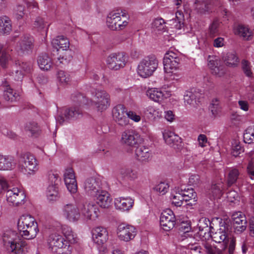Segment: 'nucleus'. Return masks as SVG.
I'll use <instances>...</instances> for the list:
<instances>
[{
  "mask_svg": "<svg viewBox=\"0 0 254 254\" xmlns=\"http://www.w3.org/2000/svg\"><path fill=\"white\" fill-rule=\"evenodd\" d=\"M93 100H89L80 94H78L76 98L73 99L74 101L79 102L80 105L86 104L94 105L96 109L100 112L106 110L110 105V96L105 90H96L93 93Z\"/></svg>",
  "mask_w": 254,
  "mask_h": 254,
  "instance_id": "obj_1",
  "label": "nucleus"
},
{
  "mask_svg": "<svg viewBox=\"0 0 254 254\" xmlns=\"http://www.w3.org/2000/svg\"><path fill=\"white\" fill-rule=\"evenodd\" d=\"M7 180L0 175V195L6 191V197L10 205L18 206L25 202L26 195L23 190L17 188L9 189Z\"/></svg>",
  "mask_w": 254,
  "mask_h": 254,
  "instance_id": "obj_2",
  "label": "nucleus"
},
{
  "mask_svg": "<svg viewBox=\"0 0 254 254\" xmlns=\"http://www.w3.org/2000/svg\"><path fill=\"white\" fill-rule=\"evenodd\" d=\"M211 237L213 241L217 243H223V250H220L215 247L212 246L209 244H206L204 246L205 249L208 254H223V251L225 250L227 246L228 232L225 227H221L217 230L216 232L210 234Z\"/></svg>",
  "mask_w": 254,
  "mask_h": 254,
  "instance_id": "obj_3",
  "label": "nucleus"
},
{
  "mask_svg": "<svg viewBox=\"0 0 254 254\" xmlns=\"http://www.w3.org/2000/svg\"><path fill=\"white\" fill-rule=\"evenodd\" d=\"M48 244L51 251L57 254H70L69 245L61 235L53 233L49 235Z\"/></svg>",
  "mask_w": 254,
  "mask_h": 254,
  "instance_id": "obj_4",
  "label": "nucleus"
},
{
  "mask_svg": "<svg viewBox=\"0 0 254 254\" xmlns=\"http://www.w3.org/2000/svg\"><path fill=\"white\" fill-rule=\"evenodd\" d=\"M158 62L155 56L151 55L141 60L137 67V73L142 78L151 76L157 68Z\"/></svg>",
  "mask_w": 254,
  "mask_h": 254,
  "instance_id": "obj_5",
  "label": "nucleus"
},
{
  "mask_svg": "<svg viewBox=\"0 0 254 254\" xmlns=\"http://www.w3.org/2000/svg\"><path fill=\"white\" fill-rule=\"evenodd\" d=\"M37 160L29 153L21 154L18 161V169L24 174L33 175L38 170Z\"/></svg>",
  "mask_w": 254,
  "mask_h": 254,
  "instance_id": "obj_6",
  "label": "nucleus"
},
{
  "mask_svg": "<svg viewBox=\"0 0 254 254\" xmlns=\"http://www.w3.org/2000/svg\"><path fill=\"white\" fill-rule=\"evenodd\" d=\"M16 238L17 233L15 232L7 230L3 234L2 242L7 251L18 254L19 252L17 251V248L20 245L17 243Z\"/></svg>",
  "mask_w": 254,
  "mask_h": 254,
  "instance_id": "obj_7",
  "label": "nucleus"
},
{
  "mask_svg": "<svg viewBox=\"0 0 254 254\" xmlns=\"http://www.w3.org/2000/svg\"><path fill=\"white\" fill-rule=\"evenodd\" d=\"M121 141L126 145L136 147L142 143V139L136 131L129 129L125 130L122 133Z\"/></svg>",
  "mask_w": 254,
  "mask_h": 254,
  "instance_id": "obj_8",
  "label": "nucleus"
},
{
  "mask_svg": "<svg viewBox=\"0 0 254 254\" xmlns=\"http://www.w3.org/2000/svg\"><path fill=\"white\" fill-rule=\"evenodd\" d=\"M80 204H67L62 209L63 215L69 221L76 222L81 218Z\"/></svg>",
  "mask_w": 254,
  "mask_h": 254,
  "instance_id": "obj_9",
  "label": "nucleus"
},
{
  "mask_svg": "<svg viewBox=\"0 0 254 254\" xmlns=\"http://www.w3.org/2000/svg\"><path fill=\"white\" fill-rule=\"evenodd\" d=\"M126 61L124 53H112L108 57L107 64L110 69L117 70L125 66Z\"/></svg>",
  "mask_w": 254,
  "mask_h": 254,
  "instance_id": "obj_10",
  "label": "nucleus"
},
{
  "mask_svg": "<svg viewBox=\"0 0 254 254\" xmlns=\"http://www.w3.org/2000/svg\"><path fill=\"white\" fill-rule=\"evenodd\" d=\"M126 108L123 105L119 104L113 109V117L116 123L120 126L125 127L128 125L129 120L126 116Z\"/></svg>",
  "mask_w": 254,
  "mask_h": 254,
  "instance_id": "obj_11",
  "label": "nucleus"
},
{
  "mask_svg": "<svg viewBox=\"0 0 254 254\" xmlns=\"http://www.w3.org/2000/svg\"><path fill=\"white\" fill-rule=\"evenodd\" d=\"M160 223L165 231L172 229L176 224V217L173 212L170 209L164 211L161 214Z\"/></svg>",
  "mask_w": 254,
  "mask_h": 254,
  "instance_id": "obj_12",
  "label": "nucleus"
},
{
  "mask_svg": "<svg viewBox=\"0 0 254 254\" xmlns=\"http://www.w3.org/2000/svg\"><path fill=\"white\" fill-rule=\"evenodd\" d=\"M117 233L121 240L128 242L134 238L136 231L133 226L122 224L119 226Z\"/></svg>",
  "mask_w": 254,
  "mask_h": 254,
  "instance_id": "obj_13",
  "label": "nucleus"
},
{
  "mask_svg": "<svg viewBox=\"0 0 254 254\" xmlns=\"http://www.w3.org/2000/svg\"><path fill=\"white\" fill-rule=\"evenodd\" d=\"M81 217L84 219L94 220L98 217L99 211L96 205L88 203L86 205L80 204Z\"/></svg>",
  "mask_w": 254,
  "mask_h": 254,
  "instance_id": "obj_14",
  "label": "nucleus"
},
{
  "mask_svg": "<svg viewBox=\"0 0 254 254\" xmlns=\"http://www.w3.org/2000/svg\"><path fill=\"white\" fill-rule=\"evenodd\" d=\"M233 227L235 232L241 233L247 228V221L245 215L241 212H236L232 216Z\"/></svg>",
  "mask_w": 254,
  "mask_h": 254,
  "instance_id": "obj_15",
  "label": "nucleus"
},
{
  "mask_svg": "<svg viewBox=\"0 0 254 254\" xmlns=\"http://www.w3.org/2000/svg\"><path fill=\"white\" fill-rule=\"evenodd\" d=\"M92 234L94 242L99 246H102L108 240V231L105 227H96L92 229Z\"/></svg>",
  "mask_w": 254,
  "mask_h": 254,
  "instance_id": "obj_16",
  "label": "nucleus"
},
{
  "mask_svg": "<svg viewBox=\"0 0 254 254\" xmlns=\"http://www.w3.org/2000/svg\"><path fill=\"white\" fill-rule=\"evenodd\" d=\"M101 181L99 179L91 177L86 180L84 189L86 193L90 196H94L101 190Z\"/></svg>",
  "mask_w": 254,
  "mask_h": 254,
  "instance_id": "obj_17",
  "label": "nucleus"
},
{
  "mask_svg": "<svg viewBox=\"0 0 254 254\" xmlns=\"http://www.w3.org/2000/svg\"><path fill=\"white\" fill-rule=\"evenodd\" d=\"M64 180L68 191L71 193H75L77 190V185L72 169L69 168L65 170Z\"/></svg>",
  "mask_w": 254,
  "mask_h": 254,
  "instance_id": "obj_18",
  "label": "nucleus"
},
{
  "mask_svg": "<svg viewBox=\"0 0 254 254\" xmlns=\"http://www.w3.org/2000/svg\"><path fill=\"white\" fill-rule=\"evenodd\" d=\"M34 39L29 35L22 36L18 43L19 52L22 54H27L31 52L34 47Z\"/></svg>",
  "mask_w": 254,
  "mask_h": 254,
  "instance_id": "obj_19",
  "label": "nucleus"
},
{
  "mask_svg": "<svg viewBox=\"0 0 254 254\" xmlns=\"http://www.w3.org/2000/svg\"><path fill=\"white\" fill-rule=\"evenodd\" d=\"M208 66L212 74L218 77L223 76L226 72L224 66L220 64V61L215 57H209L208 60Z\"/></svg>",
  "mask_w": 254,
  "mask_h": 254,
  "instance_id": "obj_20",
  "label": "nucleus"
},
{
  "mask_svg": "<svg viewBox=\"0 0 254 254\" xmlns=\"http://www.w3.org/2000/svg\"><path fill=\"white\" fill-rule=\"evenodd\" d=\"M64 117L59 116L57 120L60 124H63L65 120L76 119L81 117L82 111L79 108L73 107L66 109L64 113Z\"/></svg>",
  "mask_w": 254,
  "mask_h": 254,
  "instance_id": "obj_21",
  "label": "nucleus"
},
{
  "mask_svg": "<svg viewBox=\"0 0 254 254\" xmlns=\"http://www.w3.org/2000/svg\"><path fill=\"white\" fill-rule=\"evenodd\" d=\"M0 89L3 91V97L5 101L13 102L17 100L18 95L10 87L7 81H2Z\"/></svg>",
  "mask_w": 254,
  "mask_h": 254,
  "instance_id": "obj_22",
  "label": "nucleus"
},
{
  "mask_svg": "<svg viewBox=\"0 0 254 254\" xmlns=\"http://www.w3.org/2000/svg\"><path fill=\"white\" fill-rule=\"evenodd\" d=\"M242 178V174L240 171L237 168L232 167L228 170L226 177V184L227 187H230L234 185L238 184Z\"/></svg>",
  "mask_w": 254,
  "mask_h": 254,
  "instance_id": "obj_23",
  "label": "nucleus"
},
{
  "mask_svg": "<svg viewBox=\"0 0 254 254\" xmlns=\"http://www.w3.org/2000/svg\"><path fill=\"white\" fill-rule=\"evenodd\" d=\"M114 203L117 209L122 211H128L132 207L134 200L130 197H120L115 199Z\"/></svg>",
  "mask_w": 254,
  "mask_h": 254,
  "instance_id": "obj_24",
  "label": "nucleus"
},
{
  "mask_svg": "<svg viewBox=\"0 0 254 254\" xmlns=\"http://www.w3.org/2000/svg\"><path fill=\"white\" fill-rule=\"evenodd\" d=\"M201 95V94L196 89L187 91L184 97L185 103L195 107L197 104V102H199Z\"/></svg>",
  "mask_w": 254,
  "mask_h": 254,
  "instance_id": "obj_25",
  "label": "nucleus"
},
{
  "mask_svg": "<svg viewBox=\"0 0 254 254\" xmlns=\"http://www.w3.org/2000/svg\"><path fill=\"white\" fill-rule=\"evenodd\" d=\"M93 196L96 197L97 203L101 207L108 208L111 204L112 198L110 194L105 190H101Z\"/></svg>",
  "mask_w": 254,
  "mask_h": 254,
  "instance_id": "obj_26",
  "label": "nucleus"
},
{
  "mask_svg": "<svg viewBox=\"0 0 254 254\" xmlns=\"http://www.w3.org/2000/svg\"><path fill=\"white\" fill-rule=\"evenodd\" d=\"M135 156L139 161L148 162L151 159L152 153L148 148L142 146L136 149Z\"/></svg>",
  "mask_w": 254,
  "mask_h": 254,
  "instance_id": "obj_27",
  "label": "nucleus"
},
{
  "mask_svg": "<svg viewBox=\"0 0 254 254\" xmlns=\"http://www.w3.org/2000/svg\"><path fill=\"white\" fill-rule=\"evenodd\" d=\"M15 166V163L12 157L0 154V171L12 170Z\"/></svg>",
  "mask_w": 254,
  "mask_h": 254,
  "instance_id": "obj_28",
  "label": "nucleus"
},
{
  "mask_svg": "<svg viewBox=\"0 0 254 254\" xmlns=\"http://www.w3.org/2000/svg\"><path fill=\"white\" fill-rule=\"evenodd\" d=\"M60 55L56 62L58 66L62 67V65L67 64L72 59L73 52L68 49L59 51Z\"/></svg>",
  "mask_w": 254,
  "mask_h": 254,
  "instance_id": "obj_29",
  "label": "nucleus"
},
{
  "mask_svg": "<svg viewBox=\"0 0 254 254\" xmlns=\"http://www.w3.org/2000/svg\"><path fill=\"white\" fill-rule=\"evenodd\" d=\"M163 136L165 142L171 146L178 145L181 142V137L169 130H165Z\"/></svg>",
  "mask_w": 254,
  "mask_h": 254,
  "instance_id": "obj_30",
  "label": "nucleus"
},
{
  "mask_svg": "<svg viewBox=\"0 0 254 254\" xmlns=\"http://www.w3.org/2000/svg\"><path fill=\"white\" fill-rule=\"evenodd\" d=\"M123 11L119 10L112 11L108 15L106 19L107 26L112 30L117 29V24L118 20L120 19Z\"/></svg>",
  "mask_w": 254,
  "mask_h": 254,
  "instance_id": "obj_31",
  "label": "nucleus"
},
{
  "mask_svg": "<svg viewBox=\"0 0 254 254\" xmlns=\"http://www.w3.org/2000/svg\"><path fill=\"white\" fill-rule=\"evenodd\" d=\"M12 31L10 19L5 15L0 17V35H8Z\"/></svg>",
  "mask_w": 254,
  "mask_h": 254,
  "instance_id": "obj_32",
  "label": "nucleus"
},
{
  "mask_svg": "<svg viewBox=\"0 0 254 254\" xmlns=\"http://www.w3.org/2000/svg\"><path fill=\"white\" fill-rule=\"evenodd\" d=\"M39 232V228L37 223H32L27 228L23 229L20 232V234L22 237L26 239L31 240L35 238Z\"/></svg>",
  "mask_w": 254,
  "mask_h": 254,
  "instance_id": "obj_33",
  "label": "nucleus"
},
{
  "mask_svg": "<svg viewBox=\"0 0 254 254\" xmlns=\"http://www.w3.org/2000/svg\"><path fill=\"white\" fill-rule=\"evenodd\" d=\"M35 218L29 215H23L19 219L17 223L18 229L20 232L23 229L27 228L32 225V223H35Z\"/></svg>",
  "mask_w": 254,
  "mask_h": 254,
  "instance_id": "obj_34",
  "label": "nucleus"
},
{
  "mask_svg": "<svg viewBox=\"0 0 254 254\" xmlns=\"http://www.w3.org/2000/svg\"><path fill=\"white\" fill-rule=\"evenodd\" d=\"M165 92H162L159 89L154 88L147 90L146 95L152 100L156 102H160L166 98L165 94H167V92L165 91Z\"/></svg>",
  "mask_w": 254,
  "mask_h": 254,
  "instance_id": "obj_35",
  "label": "nucleus"
},
{
  "mask_svg": "<svg viewBox=\"0 0 254 254\" xmlns=\"http://www.w3.org/2000/svg\"><path fill=\"white\" fill-rule=\"evenodd\" d=\"M52 44L53 47L57 49L59 51L66 50L69 47V40L64 36L57 37L52 40Z\"/></svg>",
  "mask_w": 254,
  "mask_h": 254,
  "instance_id": "obj_36",
  "label": "nucleus"
},
{
  "mask_svg": "<svg viewBox=\"0 0 254 254\" xmlns=\"http://www.w3.org/2000/svg\"><path fill=\"white\" fill-rule=\"evenodd\" d=\"M119 174L123 178L130 181L136 179L138 177V172L132 167H123L119 170Z\"/></svg>",
  "mask_w": 254,
  "mask_h": 254,
  "instance_id": "obj_37",
  "label": "nucleus"
},
{
  "mask_svg": "<svg viewBox=\"0 0 254 254\" xmlns=\"http://www.w3.org/2000/svg\"><path fill=\"white\" fill-rule=\"evenodd\" d=\"M220 22L217 19L214 20L209 25L206 32V38L212 39L220 33Z\"/></svg>",
  "mask_w": 254,
  "mask_h": 254,
  "instance_id": "obj_38",
  "label": "nucleus"
},
{
  "mask_svg": "<svg viewBox=\"0 0 254 254\" xmlns=\"http://www.w3.org/2000/svg\"><path fill=\"white\" fill-rule=\"evenodd\" d=\"M11 57L3 45L0 44V65L2 68L8 67Z\"/></svg>",
  "mask_w": 254,
  "mask_h": 254,
  "instance_id": "obj_39",
  "label": "nucleus"
},
{
  "mask_svg": "<svg viewBox=\"0 0 254 254\" xmlns=\"http://www.w3.org/2000/svg\"><path fill=\"white\" fill-rule=\"evenodd\" d=\"M37 62L39 67L43 70H48L52 67L51 59L46 54H42L39 56Z\"/></svg>",
  "mask_w": 254,
  "mask_h": 254,
  "instance_id": "obj_40",
  "label": "nucleus"
},
{
  "mask_svg": "<svg viewBox=\"0 0 254 254\" xmlns=\"http://www.w3.org/2000/svg\"><path fill=\"white\" fill-rule=\"evenodd\" d=\"M46 196L50 201L58 200L60 197L58 186H48L46 191Z\"/></svg>",
  "mask_w": 254,
  "mask_h": 254,
  "instance_id": "obj_41",
  "label": "nucleus"
},
{
  "mask_svg": "<svg viewBox=\"0 0 254 254\" xmlns=\"http://www.w3.org/2000/svg\"><path fill=\"white\" fill-rule=\"evenodd\" d=\"M223 60L226 66L231 67L237 66L239 60L237 56L233 53H228L223 57Z\"/></svg>",
  "mask_w": 254,
  "mask_h": 254,
  "instance_id": "obj_42",
  "label": "nucleus"
},
{
  "mask_svg": "<svg viewBox=\"0 0 254 254\" xmlns=\"http://www.w3.org/2000/svg\"><path fill=\"white\" fill-rule=\"evenodd\" d=\"M234 33L243 38L244 39L249 40L251 39L252 33L249 29L243 25H239L234 28Z\"/></svg>",
  "mask_w": 254,
  "mask_h": 254,
  "instance_id": "obj_43",
  "label": "nucleus"
},
{
  "mask_svg": "<svg viewBox=\"0 0 254 254\" xmlns=\"http://www.w3.org/2000/svg\"><path fill=\"white\" fill-rule=\"evenodd\" d=\"M164 71L166 73H173L180 67V61H163Z\"/></svg>",
  "mask_w": 254,
  "mask_h": 254,
  "instance_id": "obj_44",
  "label": "nucleus"
},
{
  "mask_svg": "<svg viewBox=\"0 0 254 254\" xmlns=\"http://www.w3.org/2000/svg\"><path fill=\"white\" fill-rule=\"evenodd\" d=\"M7 74L10 76L11 79L18 82H21L24 76V73L22 71L19 70L17 67L13 68L12 65L11 69L7 71Z\"/></svg>",
  "mask_w": 254,
  "mask_h": 254,
  "instance_id": "obj_45",
  "label": "nucleus"
},
{
  "mask_svg": "<svg viewBox=\"0 0 254 254\" xmlns=\"http://www.w3.org/2000/svg\"><path fill=\"white\" fill-rule=\"evenodd\" d=\"M33 67V64L30 62H23L19 60L15 61L12 64V67H17L19 69L22 70L25 73H30Z\"/></svg>",
  "mask_w": 254,
  "mask_h": 254,
  "instance_id": "obj_46",
  "label": "nucleus"
},
{
  "mask_svg": "<svg viewBox=\"0 0 254 254\" xmlns=\"http://www.w3.org/2000/svg\"><path fill=\"white\" fill-rule=\"evenodd\" d=\"M211 0H197L196 8L201 13L208 11L210 8Z\"/></svg>",
  "mask_w": 254,
  "mask_h": 254,
  "instance_id": "obj_47",
  "label": "nucleus"
},
{
  "mask_svg": "<svg viewBox=\"0 0 254 254\" xmlns=\"http://www.w3.org/2000/svg\"><path fill=\"white\" fill-rule=\"evenodd\" d=\"M25 129L29 131L32 135H37L41 132V128L38 124L35 122H29L26 124Z\"/></svg>",
  "mask_w": 254,
  "mask_h": 254,
  "instance_id": "obj_48",
  "label": "nucleus"
},
{
  "mask_svg": "<svg viewBox=\"0 0 254 254\" xmlns=\"http://www.w3.org/2000/svg\"><path fill=\"white\" fill-rule=\"evenodd\" d=\"M210 224V221L208 219L202 218L199 220L198 227L200 232V235H202L203 233L205 235L206 233L209 232L210 228L208 227V225Z\"/></svg>",
  "mask_w": 254,
  "mask_h": 254,
  "instance_id": "obj_49",
  "label": "nucleus"
},
{
  "mask_svg": "<svg viewBox=\"0 0 254 254\" xmlns=\"http://www.w3.org/2000/svg\"><path fill=\"white\" fill-rule=\"evenodd\" d=\"M242 69L245 75L249 78L253 77V73L252 71V65L250 62L246 60H243L241 62Z\"/></svg>",
  "mask_w": 254,
  "mask_h": 254,
  "instance_id": "obj_50",
  "label": "nucleus"
},
{
  "mask_svg": "<svg viewBox=\"0 0 254 254\" xmlns=\"http://www.w3.org/2000/svg\"><path fill=\"white\" fill-rule=\"evenodd\" d=\"M209 109L214 116H216L221 112V108L220 105V101L218 98H215L212 100Z\"/></svg>",
  "mask_w": 254,
  "mask_h": 254,
  "instance_id": "obj_51",
  "label": "nucleus"
},
{
  "mask_svg": "<svg viewBox=\"0 0 254 254\" xmlns=\"http://www.w3.org/2000/svg\"><path fill=\"white\" fill-rule=\"evenodd\" d=\"M47 26L46 23L44 19L40 17H37L34 20L32 24L33 29L37 31H41L43 30Z\"/></svg>",
  "mask_w": 254,
  "mask_h": 254,
  "instance_id": "obj_52",
  "label": "nucleus"
},
{
  "mask_svg": "<svg viewBox=\"0 0 254 254\" xmlns=\"http://www.w3.org/2000/svg\"><path fill=\"white\" fill-rule=\"evenodd\" d=\"M244 141L248 144L254 143V128L250 127L246 130L244 134Z\"/></svg>",
  "mask_w": 254,
  "mask_h": 254,
  "instance_id": "obj_53",
  "label": "nucleus"
},
{
  "mask_svg": "<svg viewBox=\"0 0 254 254\" xmlns=\"http://www.w3.org/2000/svg\"><path fill=\"white\" fill-rule=\"evenodd\" d=\"M128 23V22L127 21V17L126 16V14L123 12L121 16H120V19L118 20L116 25L117 29L115 30H122L125 29Z\"/></svg>",
  "mask_w": 254,
  "mask_h": 254,
  "instance_id": "obj_54",
  "label": "nucleus"
},
{
  "mask_svg": "<svg viewBox=\"0 0 254 254\" xmlns=\"http://www.w3.org/2000/svg\"><path fill=\"white\" fill-rule=\"evenodd\" d=\"M58 79L63 85L68 84L70 81L69 75L64 71H59L58 73Z\"/></svg>",
  "mask_w": 254,
  "mask_h": 254,
  "instance_id": "obj_55",
  "label": "nucleus"
},
{
  "mask_svg": "<svg viewBox=\"0 0 254 254\" xmlns=\"http://www.w3.org/2000/svg\"><path fill=\"white\" fill-rule=\"evenodd\" d=\"M59 178V176L58 174L54 173L52 171L49 172L48 174V186H58Z\"/></svg>",
  "mask_w": 254,
  "mask_h": 254,
  "instance_id": "obj_56",
  "label": "nucleus"
},
{
  "mask_svg": "<svg viewBox=\"0 0 254 254\" xmlns=\"http://www.w3.org/2000/svg\"><path fill=\"white\" fill-rule=\"evenodd\" d=\"M165 26V23L162 18L155 19L152 23V27L155 30L163 31Z\"/></svg>",
  "mask_w": 254,
  "mask_h": 254,
  "instance_id": "obj_57",
  "label": "nucleus"
},
{
  "mask_svg": "<svg viewBox=\"0 0 254 254\" xmlns=\"http://www.w3.org/2000/svg\"><path fill=\"white\" fill-rule=\"evenodd\" d=\"M13 14L17 20L22 19L25 15L24 7L21 5H17L14 10Z\"/></svg>",
  "mask_w": 254,
  "mask_h": 254,
  "instance_id": "obj_58",
  "label": "nucleus"
},
{
  "mask_svg": "<svg viewBox=\"0 0 254 254\" xmlns=\"http://www.w3.org/2000/svg\"><path fill=\"white\" fill-rule=\"evenodd\" d=\"M180 61L179 54L177 53L169 51L165 55L163 61Z\"/></svg>",
  "mask_w": 254,
  "mask_h": 254,
  "instance_id": "obj_59",
  "label": "nucleus"
},
{
  "mask_svg": "<svg viewBox=\"0 0 254 254\" xmlns=\"http://www.w3.org/2000/svg\"><path fill=\"white\" fill-rule=\"evenodd\" d=\"M172 203L176 206H180L183 204V201L184 198L181 191V192H176V194H172Z\"/></svg>",
  "mask_w": 254,
  "mask_h": 254,
  "instance_id": "obj_60",
  "label": "nucleus"
},
{
  "mask_svg": "<svg viewBox=\"0 0 254 254\" xmlns=\"http://www.w3.org/2000/svg\"><path fill=\"white\" fill-rule=\"evenodd\" d=\"M147 111L151 117L153 118L154 119L159 118L162 116V112L153 106H150L148 107Z\"/></svg>",
  "mask_w": 254,
  "mask_h": 254,
  "instance_id": "obj_61",
  "label": "nucleus"
},
{
  "mask_svg": "<svg viewBox=\"0 0 254 254\" xmlns=\"http://www.w3.org/2000/svg\"><path fill=\"white\" fill-rule=\"evenodd\" d=\"M181 192L182 193V195L185 196L188 195L189 197H191V198H193V202L196 201V194L195 192L194 191L193 189L192 188H188L187 189L186 188H183V187L182 186L181 188Z\"/></svg>",
  "mask_w": 254,
  "mask_h": 254,
  "instance_id": "obj_62",
  "label": "nucleus"
},
{
  "mask_svg": "<svg viewBox=\"0 0 254 254\" xmlns=\"http://www.w3.org/2000/svg\"><path fill=\"white\" fill-rule=\"evenodd\" d=\"M154 189L163 195L168 191L169 185L165 182H160L154 187Z\"/></svg>",
  "mask_w": 254,
  "mask_h": 254,
  "instance_id": "obj_63",
  "label": "nucleus"
},
{
  "mask_svg": "<svg viewBox=\"0 0 254 254\" xmlns=\"http://www.w3.org/2000/svg\"><path fill=\"white\" fill-rule=\"evenodd\" d=\"M244 152V149L241 145L238 143H236L232 147L231 153L233 156L237 157L240 154Z\"/></svg>",
  "mask_w": 254,
  "mask_h": 254,
  "instance_id": "obj_64",
  "label": "nucleus"
}]
</instances>
